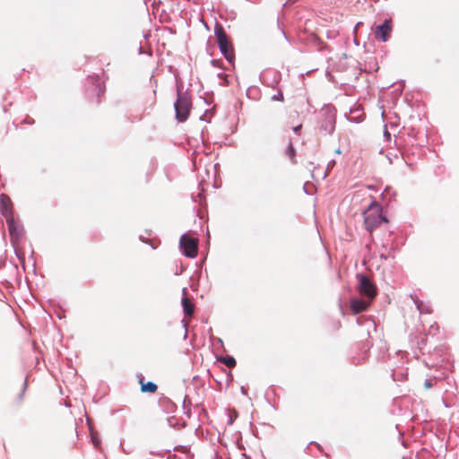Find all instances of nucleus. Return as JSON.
<instances>
[{
  "instance_id": "1",
  "label": "nucleus",
  "mask_w": 459,
  "mask_h": 459,
  "mask_svg": "<svg viewBox=\"0 0 459 459\" xmlns=\"http://www.w3.org/2000/svg\"><path fill=\"white\" fill-rule=\"evenodd\" d=\"M364 221L367 230H372L382 222H386L387 220L382 215V210L378 204L372 203L364 212Z\"/></svg>"
},
{
  "instance_id": "2",
  "label": "nucleus",
  "mask_w": 459,
  "mask_h": 459,
  "mask_svg": "<svg viewBox=\"0 0 459 459\" xmlns=\"http://www.w3.org/2000/svg\"><path fill=\"white\" fill-rule=\"evenodd\" d=\"M180 248L185 255L194 258L197 255L198 239L184 234L179 241Z\"/></svg>"
},
{
  "instance_id": "3",
  "label": "nucleus",
  "mask_w": 459,
  "mask_h": 459,
  "mask_svg": "<svg viewBox=\"0 0 459 459\" xmlns=\"http://www.w3.org/2000/svg\"><path fill=\"white\" fill-rule=\"evenodd\" d=\"M175 110L178 121L183 122L186 120L190 110L189 100L186 96L178 95L175 103Z\"/></svg>"
},
{
  "instance_id": "4",
  "label": "nucleus",
  "mask_w": 459,
  "mask_h": 459,
  "mask_svg": "<svg viewBox=\"0 0 459 459\" xmlns=\"http://www.w3.org/2000/svg\"><path fill=\"white\" fill-rule=\"evenodd\" d=\"M359 279V290L361 294L367 296L369 299H373L376 295L375 286L364 275H358Z\"/></svg>"
},
{
  "instance_id": "5",
  "label": "nucleus",
  "mask_w": 459,
  "mask_h": 459,
  "mask_svg": "<svg viewBox=\"0 0 459 459\" xmlns=\"http://www.w3.org/2000/svg\"><path fill=\"white\" fill-rule=\"evenodd\" d=\"M215 34L218 39L221 51L223 53V55L229 61H231L232 54L230 51V44L228 42L226 35L224 34L221 28L216 29Z\"/></svg>"
},
{
  "instance_id": "6",
  "label": "nucleus",
  "mask_w": 459,
  "mask_h": 459,
  "mask_svg": "<svg viewBox=\"0 0 459 459\" xmlns=\"http://www.w3.org/2000/svg\"><path fill=\"white\" fill-rule=\"evenodd\" d=\"M392 31L391 21L385 20L383 24L376 27L375 38L378 40L385 42Z\"/></svg>"
},
{
  "instance_id": "7",
  "label": "nucleus",
  "mask_w": 459,
  "mask_h": 459,
  "mask_svg": "<svg viewBox=\"0 0 459 459\" xmlns=\"http://www.w3.org/2000/svg\"><path fill=\"white\" fill-rule=\"evenodd\" d=\"M139 384L141 385V391L143 393H155L157 391V385L153 382H145L143 377L139 378Z\"/></svg>"
},
{
  "instance_id": "8",
  "label": "nucleus",
  "mask_w": 459,
  "mask_h": 459,
  "mask_svg": "<svg viewBox=\"0 0 459 459\" xmlns=\"http://www.w3.org/2000/svg\"><path fill=\"white\" fill-rule=\"evenodd\" d=\"M351 307L354 313L358 314L367 309L368 303L361 299H353L351 301Z\"/></svg>"
},
{
  "instance_id": "9",
  "label": "nucleus",
  "mask_w": 459,
  "mask_h": 459,
  "mask_svg": "<svg viewBox=\"0 0 459 459\" xmlns=\"http://www.w3.org/2000/svg\"><path fill=\"white\" fill-rule=\"evenodd\" d=\"M182 305H183V307H184L185 314L187 315V316H191L193 314V312H194V306L190 302L189 299H187L186 297L183 298Z\"/></svg>"
},
{
  "instance_id": "10",
  "label": "nucleus",
  "mask_w": 459,
  "mask_h": 459,
  "mask_svg": "<svg viewBox=\"0 0 459 459\" xmlns=\"http://www.w3.org/2000/svg\"><path fill=\"white\" fill-rule=\"evenodd\" d=\"M0 200H1L2 206H3V212L4 213L8 210V205L10 204V199L5 195H1Z\"/></svg>"
},
{
  "instance_id": "11",
  "label": "nucleus",
  "mask_w": 459,
  "mask_h": 459,
  "mask_svg": "<svg viewBox=\"0 0 459 459\" xmlns=\"http://www.w3.org/2000/svg\"><path fill=\"white\" fill-rule=\"evenodd\" d=\"M223 361L229 368L234 367L236 364V360L232 357L226 358L223 359Z\"/></svg>"
},
{
  "instance_id": "12",
  "label": "nucleus",
  "mask_w": 459,
  "mask_h": 459,
  "mask_svg": "<svg viewBox=\"0 0 459 459\" xmlns=\"http://www.w3.org/2000/svg\"><path fill=\"white\" fill-rule=\"evenodd\" d=\"M224 376H225V377H226L225 381H226V384H227V385H228L230 382H231V381H232V375L227 374V375H224Z\"/></svg>"
},
{
  "instance_id": "13",
  "label": "nucleus",
  "mask_w": 459,
  "mask_h": 459,
  "mask_svg": "<svg viewBox=\"0 0 459 459\" xmlns=\"http://www.w3.org/2000/svg\"><path fill=\"white\" fill-rule=\"evenodd\" d=\"M288 152H289V154H290V157L294 156V149H293L292 145L289 146Z\"/></svg>"
},
{
  "instance_id": "14",
  "label": "nucleus",
  "mask_w": 459,
  "mask_h": 459,
  "mask_svg": "<svg viewBox=\"0 0 459 459\" xmlns=\"http://www.w3.org/2000/svg\"><path fill=\"white\" fill-rule=\"evenodd\" d=\"M161 402H162V403H168V404H169V406H171V407H174L173 403H172L170 400H169L168 398H165V399H164V400H162Z\"/></svg>"
},
{
  "instance_id": "15",
  "label": "nucleus",
  "mask_w": 459,
  "mask_h": 459,
  "mask_svg": "<svg viewBox=\"0 0 459 459\" xmlns=\"http://www.w3.org/2000/svg\"><path fill=\"white\" fill-rule=\"evenodd\" d=\"M432 385H433V383L431 381L425 382L426 388H430Z\"/></svg>"
},
{
  "instance_id": "16",
  "label": "nucleus",
  "mask_w": 459,
  "mask_h": 459,
  "mask_svg": "<svg viewBox=\"0 0 459 459\" xmlns=\"http://www.w3.org/2000/svg\"><path fill=\"white\" fill-rule=\"evenodd\" d=\"M93 443H94V445H95L96 446H98V445H99V441H97V439H93Z\"/></svg>"
},
{
  "instance_id": "17",
  "label": "nucleus",
  "mask_w": 459,
  "mask_h": 459,
  "mask_svg": "<svg viewBox=\"0 0 459 459\" xmlns=\"http://www.w3.org/2000/svg\"><path fill=\"white\" fill-rule=\"evenodd\" d=\"M299 128H300V126H299L295 127V128H294V131H295V132H298V131L299 130Z\"/></svg>"
},
{
  "instance_id": "18",
  "label": "nucleus",
  "mask_w": 459,
  "mask_h": 459,
  "mask_svg": "<svg viewBox=\"0 0 459 459\" xmlns=\"http://www.w3.org/2000/svg\"><path fill=\"white\" fill-rule=\"evenodd\" d=\"M336 153L340 154L341 151L340 150H336Z\"/></svg>"
},
{
  "instance_id": "19",
  "label": "nucleus",
  "mask_w": 459,
  "mask_h": 459,
  "mask_svg": "<svg viewBox=\"0 0 459 459\" xmlns=\"http://www.w3.org/2000/svg\"><path fill=\"white\" fill-rule=\"evenodd\" d=\"M215 381L218 382V384L221 385V380L215 379Z\"/></svg>"
},
{
  "instance_id": "20",
  "label": "nucleus",
  "mask_w": 459,
  "mask_h": 459,
  "mask_svg": "<svg viewBox=\"0 0 459 459\" xmlns=\"http://www.w3.org/2000/svg\"><path fill=\"white\" fill-rule=\"evenodd\" d=\"M183 292H184V295L186 294V289H183Z\"/></svg>"
}]
</instances>
